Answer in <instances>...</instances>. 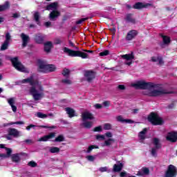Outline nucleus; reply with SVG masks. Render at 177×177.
Returning a JSON list of instances; mask_svg holds the SVG:
<instances>
[{"label": "nucleus", "instance_id": "62", "mask_svg": "<svg viewBox=\"0 0 177 177\" xmlns=\"http://www.w3.org/2000/svg\"><path fill=\"white\" fill-rule=\"evenodd\" d=\"M151 62H158V59H157V57H151Z\"/></svg>", "mask_w": 177, "mask_h": 177}, {"label": "nucleus", "instance_id": "24", "mask_svg": "<svg viewBox=\"0 0 177 177\" xmlns=\"http://www.w3.org/2000/svg\"><path fill=\"white\" fill-rule=\"evenodd\" d=\"M52 42L51 41H47L44 44V50L45 52L49 53L50 52V50L52 49Z\"/></svg>", "mask_w": 177, "mask_h": 177}, {"label": "nucleus", "instance_id": "6", "mask_svg": "<svg viewBox=\"0 0 177 177\" xmlns=\"http://www.w3.org/2000/svg\"><path fill=\"white\" fill-rule=\"evenodd\" d=\"M64 52L68 53V56H72L73 57H82V59H87L88 57V54L80 50H73L67 47L64 48Z\"/></svg>", "mask_w": 177, "mask_h": 177}, {"label": "nucleus", "instance_id": "35", "mask_svg": "<svg viewBox=\"0 0 177 177\" xmlns=\"http://www.w3.org/2000/svg\"><path fill=\"white\" fill-rule=\"evenodd\" d=\"M34 19H35V21H36L37 24H39V12H35Z\"/></svg>", "mask_w": 177, "mask_h": 177}, {"label": "nucleus", "instance_id": "2", "mask_svg": "<svg viewBox=\"0 0 177 177\" xmlns=\"http://www.w3.org/2000/svg\"><path fill=\"white\" fill-rule=\"evenodd\" d=\"M22 84H30L31 87L29 88V93L32 95L34 100H41L44 97V88L38 80H34L33 76L21 80Z\"/></svg>", "mask_w": 177, "mask_h": 177}, {"label": "nucleus", "instance_id": "5", "mask_svg": "<svg viewBox=\"0 0 177 177\" xmlns=\"http://www.w3.org/2000/svg\"><path fill=\"white\" fill-rule=\"evenodd\" d=\"M148 121L151 122L152 125H162L164 120L158 115V113L152 112L148 116Z\"/></svg>", "mask_w": 177, "mask_h": 177}, {"label": "nucleus", "instance_id": "34", "mask_svg": "<svg viewBox=\"0 0 177 177\" xmlns=\"http://www.w3.org/2000/svg\"><path fill=\"white\" fill-rule=\"evenodd\" d=\"M9 44L8 41H4L1 46V50H6L9 48Z\"/></svg>", "mask_w": 177, "mask_h": 177}, {"label": "nucleus", "instance_id": "47", "mask_svg": "<svg viewBox=\"0 0 177 177\" xmlns=\"http://www.w3.org/2000/svg\"><path fill=\"white\" fill-rule=\"evenodd\" d=\"M96 139H97V140H104L105 137L104 135H97Z\"/></svg>", "mask_w": 177, "mask_h": 177}, {"label": "nucleus", "instance_id": "56", "mask_svg": "<svg viewBox=\"0 0 177 177\" xmlns=\"http://www.w3.org/2000/svg\"><path fill=\"white\" fill-rule=\"evenodd\" d=\"M118 89H119L120 91H125V86L119 85L118 86Z\"/></svg>", "mask_w": 177, "mask_h": 177}, {"label": "nucleus", "instance_id": "53", "mask_svg": "<svg viewBox=\"0 0 177 177\" xmlns=\"http://www.w3.org/2000/svg\"><path fill=\"white\" fill-rule=\"evenodd\" d=\"M86 20H88V18H82L80 20H78L76 24H81L82 23H84V21H85Z\"/></svg>", "mask_w": 177, "mask_h": 177}, {"label": "nucleus", "instance_id": "51", "mask_svg": "<svg viewBox=\"0 0 177 177\" xmlns=\"http://www.w3.org/2000/svg\"><path fill=\"white\" fill-rule=\"evenodd\" d=\"M24 142V143H26V145H32V143H34V141L30 139L25 140Z\"/></svg>", "mask_w": 177, "mask_h": 177}, {"label": "nucleus", "instance_id": "23", "mask_svg": "<svg viewBox=\"0 0 177 177\" xmlns=\"http://www.w3.org/2000/svg\"><path fill=\"white\" fill-rule=\"evenodd\" d=\"M121 57L125 60H133V59H135V55H133V53H131V54L121 55Z\"/></svg>", "mask_w": 177, "mask_h": 177}, {"label": "nucleus", "instance_id": "10", "mask_svg": "<svg viewBox=\"0 0 177 177\" xmlns=\"http://www.w3.org/2000/svg\"><path fill=\"white\" fill-rule=\"evenodd\" d=\"M96 77V73L93 71H84V77L87 82H92Z\"/></svg>", "mask_w": 177, "mask_h": 177}, {"label": "nucleus", "instance_id": "49", "mask_svg": "<svg viewBox=\"0 0 177 177\" xmlns=\"http://www.w3.org/2000/svg\"><path fill=\"white\" fill-rule=\"evenodd\" d=\"M63 84H66V85H70L72 84L71 80L68 79L62 80Z\"/></svg>", "mask_w": 177, "mask_h": 177}, {"label": "nucleus", "instance_id": "48", "mask_svg": "<svg viewBox=\"0 0 177 177\" xmlns=\"http://www.w3.org/2000/svg\"><path fill=\"white\" fill-rule=\"evenodd\" d=\"M6 150L7 151V154L6 156H7L8 158V157H10V155L12 154V149L10 148H6Z\"/></svg>", "mask_w": 177, "mask_h": 177}, {"label": "nucleus", "instance_id": "63", "mask_svg": "<svg viewBox=\"0 0 177 177\" xmlns=\"http://www.w3.org/2000/svg\"><path fill=\"white\" fill-rule=\"evenodd\" d=\"M0 158H7V156L5 153H0Z\"/></svg>", "mask_w": 177, "mask_h": 177}, {"label": "nucleus", "instance_id": "18", "mask_svg": "<svg viewBox=\"0 0 177 177\" xmlns=\"http://www.w3.org/2000/svg\"><path fill=\"white\" fill-rule=\"evenodd\" d=\"M65 111H66V114L68 115L69 118H73V117H75V110L71 107L65 108Z\"/></svg>", "mask_w": 177, "mask_h": 177}, {"label": "nucleus", "instance_id": "50", "mask_svg": "<svg viewBox=\"0 0 177 177\" xmlns=\"http://www.w3.org/2000/svg\"><path fill=\"white\" fill-rule=\"evenodd\" d=\"M157 150H158V149L156 148V147L154 148H152L151 150V155L154 156H156V155L157 154Z\"/></svg>", "mask_w": 177, "mask_h": 177}, {"label": "nucleus", "instance_id": "46", "mask_svg": "<svg viewBox=\"0 0 177 177\" xmlns=\"http://www.w3.org/2000/svg\"><path fill=\"white\" fill-rule=\"evenodd\" d=\"M157 59H158V64H160V66H162V64H164V61L162 60V57H161L160 56H158Z\"/></svg>", "mask_w": 177, "mask_h": 177}, {"label": "nucleus", "instance_id": "8", "mask_svg": "<svg viewBox=\"0 0 177 177\" xmlns=\"http://www.w3.org/2000/svg\"><path fill=\"white\" fill-rule=\"evenodd\" d=\"M177 168L174 165L168 166L167 169L165 174V177H176Z\"/></svg>", "mask_w": 177, "mask_h": 177}, {"label": "nucleus", "instance_id": "25", "mask_svg": "<svg viewBox=\"0 0 177 177\" xmlns=\"http://www.w3.org/2000/svg\"><path fill=\"white\" fill-rule=\"evenodd\" d=\"M35 41L37 44H43L44 37L41 34H38L35 36Z\"/></svg>", "mask_w": 177, "mask_h": 177}, {"label": "nucleus", "instance_id": "37", "mask_svg": "<svg viewBox=\"0 0 177 177\" xmlns=\"http://www.w3.org/2000/svg\"><path fill=\"white\" fill-rule=\"evenodd\" d=\"M93 149H99V147L97 145H90L87 149L86 153H91Z\"/></svg>", "mask_w": 177, "mask_h": 177}, {"label": "nucleus", "instance_id": "30", "mask_svg": "<svg viewBox=\"0 0 177 177\" xmlns=\"http://www.w3.org/2000/svg\"><path fill=\"white\" fill-rule=\"evenodd\" d=\"M153 145L156 149H161V144H160V140L158 138H153Z\"/></svg>", "mask_w": 177, "mask_h": 177}, {"label": "nucleus", "instance_id": "44", "mask_svg": "<svg viewBox=\"0 0 177 177\" xmlns=\"http://www.w3.org/2000/svg\"><path fill=\"white\" fill-rule=\"evenodd\" d=\"M86 158H87L88 161H95L96 157L93 156L92 155H89L88 156L86 157Z\"/></svg>", "mask_w": 177, "mask_h": 177}, {"label": "nucleus", "instance_id": "29", "mask_svg": "<svg viewBox=\"0 0 177 177\" xmlns=\"http://www.w3.org/2000/svg\"><path fill=\"white\" fill-rule=\"evenodd\" d=\"M117 119V121H118L119 122H126V123H128V122H131V120H127V119H124V118H122V116L121 115H119L116 118Z\"/></svg>", "mask_w": 177, "mask_h": 177}, {"label": "nucleus", "instance_id": "64", "mask_svg": "<svg viewBox=\"0 0 177 177\" xmlns=\"http://www.w3.org/2000/svg\"><path fill=\"white\" fill-rule=\"evenodd\" d=\"M127 176V172L122 171L120 172V176L124 177Z\"/></svg>", "mask_w": 177, "mask_h": 177}, {"label": "nucleus", "instance_id": "4", "mask_svg": "<svg viewBox=\"0 0 177 177\" xmlns=\"http://www.w3.org/2000/svg\"><path fill=\"white\" fill-rule=\"evenodd\" d=\"M57 2L51 3L46 8V10H53L49 15L50 20H52V21H55V20H56V19L60 16V12L57 11Z\"/></svg>", "mask_w": 177, "mask_h": 177}, {"label": "nucleus", "instance_id": "42", "mask_svg": "<svg viewBox=\"0 0 177 177\" xmlns=\"http://www.w3.org/2000/svg\"><path fill=\"white\" fill-rule=\"evenodd\" d=\"M37 115L39 118H46V117H48V115L42 113L41 112H38L37 113Z\"/></svg>", "mask_w": 177, "mask_h": 177}, {"label": "nucleus", "instance_id": "21", "mask_svg": "<svg viewBox=\"0 0 177 177\" xmlns=\"http://www.w3.org/2000/svg\"><path fill=\"white\" fill-rule=\"evenodd\" d=\"M10 8V3L9 1H6L4 4L0 5V12H5Z\"/></svg>", "mask_w": 177, "mask_h": 177}, {"label": "nucleus", "instance_id": "54", "mask_svg": "<svg viewBox=\"0 0 177 177\" xmlns=\"http://www.w3.org/2000/svg\"><path fill=\"white\" fill-rule=\"evenodd\" d=\"M44 26L45 27H46L47 28H49V27H52V22L50 21H47L44 23Z\"/></svg>", "mask_w": 177, "mask_h": 177}, {"label": "nucleus", "instance_id": "60", "mask_svg": "<svg viewBox=\"0 0 177 177\" xmlns=\"http://www.w3.org/2000/svg\"><path fill=\"white\" fill-rule=\"evenodd\" d=\"M105 136L107 138H113V133H111V132H107L106 133H105Z\"/></svg>", "mask_w": 177, "mask_h": 177}, {"label": "nucleus", "instance_id": "9", "mask_svg": "<svg viewBox=\"0 0 177 177\" xmlns=\"http://www.w3.org/2000/svg\"><path fill=\"white\" fill-rule=\"evenodd\" d=\"M19 138L20 136V131L15 128H9L8 129V135L6 136V138L8 140H12V137Z\"/></svg>", "mask_w": 177, "mask_h": 177}, {"label": "nucleus", "instance_id": "61", "mask_svg": "<svg viewBox=\"0 0 177 177\" xmlns=\"http://www.w3.org/2000/svg\"><path fill=\"white\" fill-rule=\"evenodd\" d=\"M34 127H35V125L30 124L29 126L26 127V129H27V131H30L31 129V128H34Z\"/></svg>", "mask_w": 177, "mask_h": 177}, {"label": "nucleus", "instance_id": "26", "mask_svg": "<svg viewBox=\"0 0 177 177\" xmlns=\"http://www.w3.org/2000/svg\"><path fill=\"white\" fill-rule=\"evenodd\" d=\"M125 19L129 23H133V24H135V19L132 17V14H127Z\"/></svg>", "mask_w": 177, "mask_h": 177}, {"label": "nucleus", "instance_id": "45", "mask_svg": "<svg viewBox=\"0 0 177 177\" xmlns=\"http://www.w3.org/2000/svg\"><path fill=\"white\" fill-rule=\"evenodd\" d=\"M104 129L105 131H109L110 129H111V124L106 123L104 125Z\"/></svg>", "mask_w": 177, "mask_h": 177}, {"label": "nucleus", "instance_id": "27", "mask_svg": "<svg viewBox=\"0 0 177 177\" xmlns=\"http://www.w3.org/2000/svg\"><path fill=\"white\" fill-rule=\"evenodd\" d=\"M114 142H115L114 138H109L104 141L103 146H111Z\"/></svg>", "mask_w": 177, "mask_h": 177}, {"label": "nucleus", "instance_id": "14", "mask_svg": "<svg viewBox=\"0 0 177 177\" xmlns=\"http://www.w3.org/2000/svg\"><path fill=\"white\" fill-rule=\"evenodd\" d=\"M56 136V133H50L47 136H44L38 140V142H48L49 139H53Z\"/></svg>", "mask_w": 177, "mask_h": 177}, {"label": "nucleus", "instance_id": "33", "mask_svg": "<svg viewBox=\"0 0 177 177\" xmlns=\"http://www.w3.org/2000/svg\"><path fill=\"white\" fill-rule=\"evenodd\" d=\"M50 153H59L60 151V149L57 147H51L49 150Z\"/></svg>", "mask_w": 177, "mask_h": 177}, {"label": "nucleus", "instance_id": "59", "mask_svg": "<svg viewBox=\"0 0 177 177\" xmlns=\"http://www.w3.org/2000/svg\"><path fill=\"white\" fill-rule=\"evenodd\" d=\"M94 107H95V109H102V107H103V106L100 104H96L94 105Z\"/></svg>", "mask_w": 177, "mask_h": 177}, {"label": "nucleus", "instance_id": "16", "mask_svg": "<svg viewBox=\"0 0 177 177\" xmlns=\"http://www.w3.org/2000/svg\"><path fill=\"white\" fill-rule=\"evenodd\" d=\"M150 3H145L142 2L136 3L135 5L133 6V9H143V8H147L148 6H151Z\"/></svg>", "mask_w": 177, "mask_h": 177}, {"label": "nucleus", "instance_id": "19", "mask_svg": "<svg viewBox=\"0 0 177 177\" xmlns=\"http://www.w3.org/2000/svg\"><path fill=\"white\" fill-rule=\"evenodd\" d=\"M118 165L115 164L113 165V172H121V171H122V167H124V165H122V163L120 162H118Z\"/></svg>", "mask_w": 177, "mask_h": 177}, {"label": "nucleus", "instance_id": "39", "mask_svg": "<svg viewBox=\"0 0 177 177\" xmlns=\"http://www.w3.org/2000/svg\"><path fill=\"white\" fill-rule=\"evenodd\" d=\"M10 39H12V36L10 35V33L7 32L6 34V40L5 42H8V44H10Z\"/></svg>", "mask_w": 177, "mask_h": 177}, {"label": "nucleus", "instance_id": "36", "mask_svg": "<svg viewBox=\"0 0 177 177\" xmlns=\"http://www.w3.org/2000/svg\"><path fill=\"white\" fill-rule=\"evenodd\" d=\"M54 142H64V136L63 135L58 136L55 139Z\"/></svg>", "mask_w": 177, "mask_h": 177}, {"label": "nucleus", "instance_id": "12", "mask_svg": "<svg viewBox=\"0 0 177 177\" xmlns=\"http://www.w3.org/2000/svg\"><path fill=\"white\" fill-rule=\"evenodd\" d=\"M166 139L169 142L175 143V142H176V140H177V133H175V132L168 133V134L166 137Z\"/></svg>", "mask_w": 177, "mask_h": 177}, {"label": "nucleus", "instance_id": "31", "mask_svg": "<svg viewBox=\"0 0 177 177\" xmlns=\"http://www.w3.org/2000/svg\"><path fill=\"white\" fill-rule=\"evenodd\" d=\"M56 70V66L53 64H47V73H52Z\"/></svg>", "mask_w": 177, "mask_h": 177}, {"label": "nucleus", "instance_id": "40", "mask_svg": "<svg viewBox=\"0 0 177 177\" xmlns=\"http://www.w3.org/2000/svg\"><path fill=\"white\" fill-rule=\"evenodd\" d=\"M69 75H70V70L67 68H64L62 72V75H64V77H68Z\"/></svg>", "mask_w": 177, "mask_h": 177}, {"label": "nucleus", "instance_id": "28", "mask_svg": "<svg viewBox=\"0 0 177 177\" xmlns=\"http://www.w3.org/2000/svg\"><path fill=\"white\" fill-rule=\"evenodd\" d=\"M160 37L162 38L164 44H165L166 45L170 44L171 39L169 38V37L165 36L162 34L160 35Z\"/></svg>", "mask_w": 177, "mask_h": 177}, {"label": "nucleus", "instance_id": "22", "mask_svg": "<svg viewBox=\"0 0 177 177\" xmlns=\"http://www.w3.org/2000/svg\"><path fill=\"white\" fill-rule=\"evenodd\" d=\"M146 133H147V129L145 128L139 133V139H140V140H145L146 139Z\"/></svg>", "mask_w": 177, "mask_h": 177}, {"label": "nucleus", "instance_id": "43", "mask_svg": "<svg viewBox=\"0 0 177 177\" xmlns=\"http://www.w3.org/2000/svg\"><path fill=\"white\" fill-rule=\"evenodd\" d=\"M110 51L109 50H105L101 53H100V56H108L109 55Z\"/></svg>", "mask_w": 177, "mask_h": 177}, {"label": "nucleus", "instance_id": "52", "mask_svg": "<svg viewBox=\"0 0 177 177\" xmlns=\"http://www.w3.org/2000/svg\"><path fill=\"white\" fill-rule=\"evenodd\" d=\"M93 131L94 132H102V126L94 128Z\"/></svg>", "mask_w": 177, "mask_h": 177}, {"label": "nucleus", "instance_id": "57", "mask_svg": "<svg viewBox=\"0 0 177 177\" xmlns=\"http://www.w3.org/2000/svg\"><path fill=\"white\" fill-rule=\"evenodd\" d=\"M104 107H109L110 106V101H105L103 102Z\"/></svg>", "mask_w": 177, "mask_h": 177}, {"label": "nucleus", "instance_id": "7", "mask_svg": "<svg viewBox=\"0 0 177 177\" xmlns=\"http://www.w3.org/2000/svg\"><path fill=\"white\" fill-rule=\"evenodd\" d=\"M11 63H12L13 67L16 68V70H18V71H21L22 73H28L27 68L23 66L21 62L19 61V58L17 57H15L14 58H12Z\"/></svg>", "mask_w": 177, "mask_h": 177}, {"label": "nucleus", "instance_id": "20", "mask_svg": "<svg viewBox=\"0 0 177 177\" xmlns=\"http://www.w3.org/2000/svg\"><path fill=\"white\" fill-rule=\"evenodd\" d=\"M8 102L11 106L12 110L14 113L17 111V107L15 106V98H10L8 100Z\"/></svg>", "mask_w": 177, "mask_h": 177}, {"label": "nucleus", "instance_id": "3", "mask_svg": "<svg viewBox=\"0 0 177 177\" xmlns=\"http://www.w3.org/2000/svg\"><path fill=\"white\" fill-rule=\"evenodd\" d=\"M94 119L95 117H93V115L91 112H89L88 111H85L82 113V121H83V122L81 125L84 127V128H86V129H91V128L93 127V122L88 121L86 120Z\"/></svg>", "mask_w": 177, "mask_h": 177}, {"label": "nucleus", "instance_id": "1", "mask_svg": "<svg viewBox=\"0 0 177 177\" xmlns=\"http://www.w3.org/2000/svg\"><path fill=\"white\" fill-rule=\"evenodd\" d=\"M132 86L136 88V89H147L149 91L147 95L153 97L172 93V91H169L167 89L156 88L154 83L146 82L145 81H138L136 84H133Z\"/></svg>", "mask_w": 177, "mask_h": 177}, {"label": "nucleus", "instance_id": "13", "mask_svg": "<svg viewBox=\"0 0 177 177\" xmlns=\"http://www.w3.org/2000/svg\"><path fill=\"white\" fill-rule=\"evenodd\" d=\"M136 35H138V31L136 30H131L127 33L126 39L127 41H132Z\"/></svg>", "mask_w": 177, "mask_h": 177}, {"label": "nucleus", "instance_id": "41", "mask_svg": "<svg viewBox=\"0 0 177 177\" xmlns=\"http://www.w3.org/2000/svg\"><path fill=\"white\" fill-rule=\"evenodd\" d=\"M28 167H31L32 168H35V167H37L38 165V164H37V162H35V161H30L28 163Z\"/></svg>", "mask_w": 177, "mask_h": 177}, {"label": "nucleus", "instance_id": "15", "mask_svg": "<svg viewBox=\"0 0 177 177\" xmlns=\"http://www.w3.org/2000/svg\"><path fill=\"white\" fill-rule=\"evenodd\" d=\"M21 38L22 39V46L23 48H26L30 41V37L24 33H21Z\"/></svg>", "mask_w": 177, "mask_h": 177}, {"label": "nucleus", "instance_id": "17", "mask_svg": "<svg viewBox=\"0 0 177 177\" xmlns=\"http://www.w3.org/2000/svg\"><path fill=\"white\" fill-rule=\"evenodd\" d=\"M150 170L147 167H142L137 174L138 176H143V175H149Z\"/></svg>", "mask_w": 177, "mask_h": 177}, {"label": "nucleus", "instance_id": "11", "mask_svg": "<svg viewBox=\"0 0 177 177\" xmlns=\"http://www.w3.org/2000/svg\"><path fill=\"white\" fill-rule=\"evenodd\" d=\"M38 71L39 73H48V64L42 61L39 62Z\"/></svg>", "mask_w": 177, "mask_h": 177}, {"label": "nucleus", "instance_id": "32", "mask_svg": "<svg viewBox=\"0 0 177 177\" xmlns=\"http://www.w3.org/2000/svg\"><path fill=\"white\" fill-rule=\"evenodd\" d=\"M12 160L14 162H19V161H20V157L19 156V153L13 154L12 156Z\"/></svg>", "mask_w": 177, "mask_h": 177}, {"label": "nucleus", "instance_id": "55", "mask_svg": "<svg viewBox=\"0 0 177 177\" xmlns=\"http://www.w3.org/2000/svg\"><path fill=\"white\" fill-rule=\"evenodd\" d=\"M12 17H13V19H19V17H20V13L15 12V13L12 14Z\"/></svg>", "mask_w": 177, "mask_h": 177}, {"label": "nucleus", "instance_id": "38", "mask_svg": "<svg viewBox=\"0 0 177 177\" xmlns=\"http://www.w3.org/2000/svg\"><path fill=\"white\" fill-rule=\"evenodd\" d=\"M7 125H24V122L23 121H18L14 122L7 124Z\"/></svg>", "mask_w": 177, "mask_h": 177}, {"label": "nucleus", "instance_id": "58", "mask_svg": "<svg viewBox=\"0 0 177 177\" xmlns=\"http://www.w3.org/2000/svg\"><path fill=\"white\" fill-rule=\"evenodd\" d=\"M99 171H100V172H106L107 171V167H101L100 168Z\"/></svg>", "mask_w": 177, "mask_h": 177}]
</instances>
